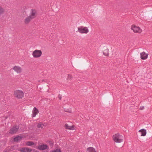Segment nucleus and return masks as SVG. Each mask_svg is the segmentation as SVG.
<instances>
[{
	"label": "nucleus",
	"instance_id": "obj_1",
	"mask_svg": "<svg viewBox=\"0 0 152 152\" xmlns=\"http://www.w3.org/2000/svg\"><path fill=\"white\" fill-rule=\"evenodd\" d=\"M113 139L115 142L120 143L123 142V137L121 135L117 134L113 136Z\"/></svg>",
	"mask_w": 152,
	"mask_h": 152
},
{
	"label": "nucleus",
	"instance_id": "obj_2",
	"mask_svg": "<svg viewBox=\"0 0 152 152\" xmlns=\"http://www.w3.org/2000/svg\"><path fill=\"white\" fill-rule=\"evenodd\" d=\"M14 94L16 97L20 99L23 96L24 93L22 91L17 90L14 92Z\"/></svg>",
	"mask_w": 152,
	"mask_h": 152
},
{
	"label": "nucleus",
	"instance_id": "obj_3",
	"mask_svg": "<svg viewBox=\"0 0 152 152\" xmlns=\"http://www.w3.org/2000/svg\"><path fill=\"white\" fill-rule=\"evenodd\" d=\"M78 31L81 34H87L88 32V30L87 27L82 26L78 28Z\"/></svg>",
	"mask_w": 152,
	"mask_h": 152
},
{
	"label": "nucleus",
	"instance_id": "obj_4",
	"mask_svg": "<svg viewBox=\"0 0 152 152\" xmlns=\"http://www.w3.org/2000/svg\"><path fill=\"white\" fill-rule=\"evenodd\" d=\"M42 54V52L41 50H35L32 53V55L34 58H38L40 57Z\"/></svg>",
	"mask_w": 152,
	"mask_h": 152
},
{
	"label": "nucleus",
	"instance_id": "obj_5",
	"mask_svg": "<svg viewBox=\"0 0 152 152\" xmlns=\"http://www.w3.org/2000/svg\"><path fill=\"white\" fill-rule=\"evenodd\" d=\"M131 29L135 33H140L142 31L141 29L139 27L134 25H132Z\"/></svg>",
	"mask_w": 152,
	"mask_h": 152
},
{
	"label": "nucleus",
	"instance_id": "obj_6",
	"mask_svg": "<svg viewBox=\"0 0 152 152\" xmlns=\"http://www.w3.org/2000/svg\"><path fill=\"white\" fill-rule=\"evenodd\" d=\"M19 126H14L10 129L9 133L11 134H15L18 131Z\"/></svg>",
	"mask_w": 152,
	"mask_h": 152
},
{
	"label": "nucleus",
	"instance_id": "obj_7",
	"mask_svg": "<svg viewBox=\"0 0 152 152\" xmlns=\"http://www.w3.org/2000/svg\"><path fill=\"white\" fill-rule=\"evenodd\" d=\"M37 148L40 150H45L46 149H49V148L46 144H42L38 146Z\"/></svg>",
	"mask_w": 152,
	"mask_h": 152
},
{
	"label": "nucleus",
	"instance_id": "obj_8",
	"mask_svg": "<svg viewBox=\"0 0 152 152\" xmlns=\"http://www.w3.org/2000/svg\"><path fill=\"white\" fill-rule=\"evenodd\" d=\"M19 151L20 152H31L32 150L27 147H23L19 149Z\"/></svg>",
	"mask_w": 152,
	"mask_h": 152
},
{
	"label": "nucleus",
	"instance_id": "obj_9",
	"mask_svg": "<svg viewBox=\"0 0 152 152\" xmlns=\"http://www.w3.org/2000/svg\"><path fill=\"white\" fill-rule=\"evenodd\" d=\"M37 13V11L35 10L32 9L30 15L29 16H31V18L33 19L36 17Z\"/></svg>",
	"mask_w": 152,
	"mask_h": 152
},
{
	"label": "nucleus",
	"instance_id": "obj_10",
	"mask_svg": "<svg viewBox=\"0 0 152 152\" xmlns=\"http://www.w3.org/2000/svg\"><path fill=\"white\" fill-rule=\"evenodd\" d=\"M38 112V110L35 107H34L32 111V117H35Z\"/></svg>",
	"mask_w": 152,
	"mask_h": 152
},
{
	"label": "nucleus",
	"instance_id": "obj_11",
	"mask_svg": "<svg viewBox=\"0 0 152 152\" xmlns=\"http://www.w3.org/2000/svg\"><path fill=\"white\" fill-rule=\"evenodd\" d=\"M13 69L18 73H20L22 70L21 67L18 66H15L13 68Z\"/></svg>",
	"mask_w": 152,
	"mask_h": 152
},
{
	"label": "nucleus",
	"instance_id": "obj_12",
	"mask_svg": "<svg viewBox=\"0 0 152 152\" xmlns=\"http://www.w3.org/2000/svg\"><path fill=\"white\" fill-rule=\"evenodd\" d=\"M148 55L146 54L145 52H143L140 53V57L142 59L144 60L147 58L148 57Z\"/></svg>",
	"mask_w": 152,
	"mask_h": 152
},
{
	"label": "nucleus",
	"instance_id": "obj_13",
	"mask_svg": "<svg viewBox=\"0 0 152 152\" xmlns=\"http://www.w3.org/2000/svg\"><path fill=\"white\" fill-rule=\"evenodd\" d=\"M32 18L31 17V16H28L24 20V23L25 24H27L29 23L31 20L32 19Z\"/></svg>",
	"mask_w": 152,
	"mask_h": 152
},
{
	"label": "nucleus",
	"instance_id": "obj_14",
	"mask_svg": "<svg viewBox=\"0 0 152 152\" xmlns=\"http://www.w3.org/2000/svg\"><path fill=\"white\" fill-rule=\"evenodd\" d=\"M139 132L141 133V136H145L146 134V131L145 129H142L139 130Z\"/></svg>",
	"mask_w": 152,
	"mask_h": 152
},
{
	"label": "nucleus",
	"instance_id": "obj_15",
	"mask_svg": "<svg viewBox=\"0 0 152 152\" xmlns=\"http://www.w3.org/2000/svg\"><path fill=\"white\" fill-rule=\"evenodd\" d=\"M86 151L88 152H96L95 149L92 147H90L88 148Z\"/></svg>",
	"mask_w": 152,
	"mask_h": 152
},
{
	"label": "nucleus",
	"instance_id": "obj_16",
	"mask_svg": "<svg viewBox=\"0 0 152 152\" xmlns=\"http://www.w3.org/2000/svg\"><path fill=\"white\" fill-rule=\"evenodd\" d=\"M65 127L66 129H68L73 130L74 129V126H69L67 124H65Z\"/></svg>",
	"mask_w": 152,
	"mask_h": 152
},
{
	"label": "nucleus",
	"instance_id": "obj_17",
	"mask_svg": "<svg viewBox=\"0 0 152 152\" xmlns=\"http://www.w3.org/2000/svg\"><path fill=\"white\" fill-rule=\"evenodd\" d=\"M34 144V143L32 141H28L26 143V145L28 146H31Z\"/></svg>",
	"mask_w": 152,
	"mask_h": 152
},
{
	"label": "nucleus",
	"instance_id": "obj_18",
	"mask_svg": "<svg viewBox=\"0 0 152 152\" xmlns=\"http://www.w3.org/2000/svg\"><path fill=\"white\" fill-rule=\"evenodd\" d=\"M22 137L19 136H18L15 137L14 139V140L15 142H18L19 140H21Z\"/></svg>",
	"mask_w": 152,
	"mask_h": 152
},
{
	"label": "nucleus",
	"instance_id": "obj_19",
	"mask_svg": "<svg viewBox=\"0 0 152 152\" xmlns=\"http://www.w3.org/2000/svg\"><path fill=\"white\" fill-rule=\"evenodd\" d=\"M4 10L1 6H0V15L4 14Z\"/></svg>",
	"mask_w": 152,
	"mask_h": 152
},
{
	"label": "nucleus",
	"instance_id": "obj_20",
	"mask_svg": "<svg viewBox=\"0 0 152 152\" xmlns=\"http://www.w3.org/2000/svg\"><path fill=\"white\" fill-rule=\"evenodd\" d=\"M103 54L105 56H107L108 55V50L105 49L103 52Z\"/></svg>",
	"mask_w": 152,
	"mask_h": 152
},
{
	"label": "nucleus",
	"instance_id": "obj_21",
	"mask_svg": "<svg viewBox=\"0 0 152 152\" xmlns=\"http://www.w3.org/2000/svg\"><path fill=\"white\" fill-rule=\"evenodd\" d=\"M43 126H44L43 124H42L40 122L38 124L37 126L38 128H43Z\"/></svg>",
	"mask_w": 152,
	"mask_h": 152
},
{
	"label": "nucleus",
	"instance_id": "obj_22",
	"mask_svg": "<svg viewBox=\"0 0 152 152\" xmlns=\"http://www.w3.org/2000/svg\"><path fill=\"white\" fill-rule=\"evenodd\" d=\"M52 152H61L60 149H56L52 151Z\"/></svg>",
	"mask_w": 152,
	"mask_h": 152
},
{
	"label": "nucleus",
	"instance_id": "obj_23",
	"mask_svg": "<svg viewBox=\"0 0 152 152\" xmlns=\"http://www.w3.org/2000/svg\"><path fill=\"white\" fill-rule=\"evenodd\" d=\"M72 78V76L71 75H68V76L67 77V79L68 80H71Z\"/></svg>",
	"mask_w": 152,
	"mask_h": 152
},
{
	"label": "nucleus",
	"instance_id": "obj_24",
	"mask_svg": "<svg viewBox=\"0 0 152 152\" xmlns=\"http://www.w3.org/2000/svg\"><path fill=\"white\" fill-rule=\"evenodd\" d=\"M61 98H62V96L61 95H60V94H59L58 95V98L60 100H61Z\"/></svg>",
	"mask_w": 152,
	"mask_h": 152
},
{
	"label": "nucleus",
	"instance_id": "obj_25",
	"mask_svg": "<svg viewBox=\"0 0 152 152\" xmlns=\"http://www.w3.org/2000/svg\"><path fill=\"white\" fill-rule=\"evenodd\" d=\"M144 109V106L141 107L140 108V110H143Z\"/></svg>",
	"mask_w": 152,
	"mask_h": 152
},
{
	"label": "nucleus",
	"instance_id": "obj_26",
	"mask_svg": "<svg viewBox=\"0 0 152 152\" xmlns=\"http://www.w3.org/2000/svg\"><path fill=\"white\" fill-rule=\"evenodd\" d=\"M78 152H80V151H78Z\"/></svg>",
	"mask_w": 152,
	"mask_h": 152
}]
</instances>
